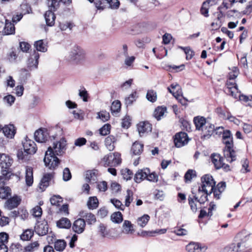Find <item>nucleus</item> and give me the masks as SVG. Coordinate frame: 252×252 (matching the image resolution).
<instances>
[{
	"label": "nucleus",
	"instance_id": "nucleus-1",
	"mask_svg": "<svg viewBox=\"0 0 252 252\" xmlns=\"http://www.w3.org/2000/svg\"><path fill=\"white\" fill-rule=\"evenodd\" d=\"M193 122L196 129L202 131L201 138L203 139L210 138L215 131L214 125L207 122L203 117L197 116L194 117Z\"/></svg>",
	"mask_w": 252,
	"mask_h": 252
},
{
	"label": "nucleus",
	"instance_id": "nucleus-2",
	"mask_svg": "<svg viewBox=\"0 0 252 252\" xmlns=\"http://www.w3.org/2000/svg\"><path fill=\"white\" fill-rule=\"evenodd\" d=\"M222 139L223 143L225 145L224 149V156L230 162L235 161L236 159V155L235 151L233 149V137L230 130H226L223 132Z\"/></svg>",
	"mask_w": 252,
	"mask_h": 252
},
{
	"label": "nucleus",
	"instance_id": "nucleus-3",
	"mask_svg": "<svg viewBox=\"0 0 252 252\" xmlns=\"http://www.w3.org/2000/svg\"><path fill=\"white\" fill-rule=\"evenodd\" d=\"M85 52L82 48L74 46L68 52L67 59L73 63H80L85 60Z\"/></svg>",
	"mask_w": 252,
	"mask_h": 252
},
{
	"label": "nucleus",
	"instance_id": "nucleus-4",
	"mask_svg": "<svg viewBox=\"0 0 252 252\" xmlns=\"http://www.w3.org/2000/svg\"><path fill=\"white\" fill-rule=\"evenodd\" d=\"M13 163V159L5 154L0 153V166L1 167L0 176L11 177L12 175L10 167Z\"/></svg>",
	"mask_w": 252,
	"mask_h": 252
},
{
	"label": "nucleus",
	"instance_id": "nucleus-5",
	"mask_svg": "<svg viewBox=\"0 0 252 252\" xmlns=\"http://www.w3.org/2000/svg\"><path fill=\"white\" fill-rule=\"evenodd\" d=\"M201 184L199 188L205 191L207 193H212L216 185V182L212 176L210 174H206L201 177Z\"/></svg>",
	"mask_w": 252,
	"mask_h": 252
},
{
	"label": "nucleus",
	"instance_id": "nucleus-6",
	"mask_svg": "<svg viewBox=\"0 0 252 252\" xmlns=\"http://www.w3.org/2000/svg\"><path fill=\"white\" fill-rule=\"evenodd\" d=\"M51 147H49L46 152L44 158V162L46 166L50 169H55L60 163L59 159L53 154Z\"/></svg>",
	"mask_w": 252,
	"mask_h": 252
},
{
	"label": "nucleus",
	"instance_id": "nucleus-7",
	"mask_svg": "<svg viewBox=\"0 0 252 252\" xmlns=\"http://www.w3.org/2000/svg\"><path fill=\"white\" fill-rule=\"evenodd\" d=\"M10 177L0 176V198L5 199L11 194L10 188L6 186Z\"/></svg>",
	"mask_w": 252,
	"mask_h": 252
},
{
	"label": "nucleus",
	"instance_id": "nucleus-8",
	"mask_svg": "<svg viewBox=\"0 0 252 252\" xmlns=\"http://www.w3.org/2000/svg\"><path fill=\"white\" fill-rule=\"evenodd\" d=\"M168 90L183 105L187 104V100L183 96L182 91L179 84H172Z\"/></svg>",
	"mask_w": 252,
	"mask_h": 252
},
{
	"label": "nucleus",
	"instance_id": "nucleus-9",
	"mask_svg": "<svg viewBox=\"0 0 252 252\" xmlns=\"http://www.w3.org/2000/svg\"><path fill=\"white\" fill-rule=\"evenodd\" d=\"M66 141L63 138L59 141L54 142L51 147V150L55 156H62L64 153L66 149Z\"/></svg>",
	"mask_w": 252,
	"mask_h": 252
},
{
	"label": "nucleus",
	"instance_id": "nucleus-10",
	"mask_svg": "<svg viewBox=\"0 0 252 252\" xmlns=\"http://www.w3.org/2000/svg\"><path fill=\"white\" fill-rule=\"evenodd\" d=\"M249 237L245 236L244 239L240 242H238L236 245L232 244L226 250L228 252H246L247 251L246 243Z\"/></svg>",
	"mask_w": 252,
	"mask_h": 252
},
{
	"label": "nucleus",
	"instance_id": "nucleus-11",
	"mask_svg": "<svg viewBox=\"0 0 252 252\" xmlns=\"http://www.w3.org/2000/svg\"><path fill=\"white\" fill-rule=\"evenodd\" d=\"M211 161L217 169L223 168L226 171L229 170V166L225 165L223 162V158L219 154H213L211 157Z\"/></svg>",
	"mask_w": 252,
	"mask_h": 252
},
{
	"label": "nucleus",
	"instance_id": "nucleus-12",
	"mask_svg": "<svg viewBox=\"0 0 252 252\" xmlns=\"http://www.w3.org/2000/svg\"><path fill=\"white\" fill-rule=\"evenodd\" d=\"M189 141L188 134L186 132H181L175 135L174 143L176 147L180 148L187 144Z\"/></svg>",
	"mask_w": 252,
	"mask_h": 252
},
{
	"label": "nucleus",
	"instance_id": "nucleus-13",
	"mask_svg": "<svg viewBox=\"0 0 252 252\" xmlns=\"http://www.w3.org/2000/svg\"><path fill=\"white\" fill-rule=\"evenodd\" d=\"M48 230L47 222L45 220L37 221L34 227L35 233L39 236L46 235L48 233Z\"/></svg>",
	"mask_w": 252,
	"mask_h": 252
},
{
	"label": "nucleus",
	"instance_id": "nucleus-14",
	"mask_svg": "<svg viewBox=\"0 0 252 252\" xmlns=\"http://www.w3.org/2000/svg\"><path fill=\"white\" fill-rule=\"evenodd\" d=\"M86 221L84 219L79 218L75 220L72 225V230L78 234H82L86 227Z\"/></svg>",
	"mask_w": 252,
	"mask_h": 252
},
{
	"label": "nucleus",
	"instance_id": "nucleus-15",
	"mask_svg": "<svg viewBox=\"0 0 252 252\" xmlns=\"http://www.w3.org/2000/svg\"><path fill=\"white\" fill-rule=\"evenodd\" d=\"M21 201V198L17 195H14L13 197L8 199L5 202L4 207L5 209L11 210L17 208Z\"/></svg>",
	"mask_w": 252,
	"mask_h": 252
},
{
	"label": "nucleus",
	"instance_id": "nucleus-16",
	"mask_svg": "<svg viewBox=\"0 0 252 252\" xmlns=\"http://www.w3.org/2000/svg\"><path fill=\"white\" fill-rule=\"evenodd\" d=\"M39 58V53L37 51H34L28 61V67L30 70H32L37 68Z\"/></svg>",
	"mask_w": 252,
	"mask_h": 252
},
{
	"label": "nucleus",
	"instance_id": "nucleus-17",
	"mask_svg": "<svg viewBox=\"0 0 252 252\" xmlns=\"http://www.w3.org/2000/svg\"><path fill=\"white\" fill-rule=\"evenodd\" d=\"M25 153L27 154L33 155L37 150L35 143L32 140L26 139L23 143Z\"/></svg>",
	"mask_w": 252,
	"mask_h": 252
},
{
	"label": "nucleus",
	"instance_id": "nucleus-18",
	"mask_svg": "<svg viewBox=\"0 0 252 252\" xmlns=\"http://www.w3.org/2000/svg\"><path fill=\"white\" fill-rule=\"evenodd\" d=\"M226 86L228 93H230L231 96L236 98L239 91L235 80L228 79L226 83Z\"/></svg>",
	"mask_w": 252,
	"mask_h": 252
},
{
	"label": "nucleus",
	"instance_id": "nucleus-19",
	"mask_svg": "<svg viewBox=\"0 0 252 252\" xmlns=\"http://www.w3.org/2000/svg\"><path fill=\"white\" fill-rule=\"evenodd\" d=\"M34 139L39 143L45 142L49 137V134L46 129H39L34 132Z\"/></svg>",
	"mask_w": 252,
	"mask_h": 252
},
{
	"label": "nucleus",
	"instance_id": "nucleus-20",
	"mask_svg": "<svg viewBox=\"0 0 252 252\" xmlns=\"http://www.w3.org/2000/svg\"><path fill=\"white\" fill-rule=\"evenodd\" d=\"M137 128L140 136L152 131V126L148 122H141L137 125Z\"/></svg>",
	"mask_w": 252,
	"mask_h": 252
},
{
	"label": "nucleus",
	"instance_id": "nucleus-21",
	"mask_svg": "<svg viewBox=\"0 0 252 252\" xmlns=\"http://www.w3.org/2000/svg\"><path fill=\"white\" fill-rule=\"evenodd\" d=\"M192 193L194 194L193 198L195 200L199 202L200 204H203L207 201L208 196L211 194L206 193L205 191L202 190L200 188H198L196 193L194 194L193 192Z\"/></svg>",
	"mask_w": 252,
	"mask_h": 252
},
{
	"label": "nucleus",
	"instance_id": "nucleus-22",
	"mask_svg": "<svg viewBox=\"0 0 252 252\" xmlns=\"http://www.w3.org/2000/svg\"><path fill=\"white\" fill-rule=\"evenodd\" d=\"M148 174H149V169L148 168L138 170L135 174L134 181L136 183H140L143 180L146 179Z\"/></svg>",
	"mask_w": 252,
	"mask_h": 252
},
{
	"label": "nucleus",
	"instance_id": "nucleus-23",
	"mask_svg": "<svg viewBox=\"0 0 252 252\" xmlns=\"http://www.w3.org/2000/svg\"><path fill=\"white\" fill-rule=\"evenodd\" d=\"M79 215L82 219H85L89 224H92L96 222L95 217L92 213L88 212L86 211H81L79 212Z\"/></svg>",
	"mask_w": 252,
	"mask_h": 252
},
{
	"label": "nucleus",
	"instance_id": "nucleus-24",
	"mask_svg": "<svg viewBox=\"0 0 252 252\" xmlns=\"http://www.w3.org/2000/svg\"><path fill=\"white\" fill-rule=\"evenodd\" d=\"M25 181L26 185L30 187L33 182V169L32 167L26 166L25 169Z\"/></svg>",
	"mask_w": 252,
	"mask_h": 252
},
{
	"label": "nucleus",
	"instance_id": "nucleus-25",
	"mask_svg": "<svg viewBox=\"0 0 252 252\" xmlns=\"http://www.w3.org/2000/svg\"><path fill=\"white\" fill-rule=\"evenodd\" d=\"M21 8L23 9V8H26L27 9L26 11H23L22 12H17L16 14L13 16L12 17V22L13 23H17L20 21L21 19L23 17V15L27 14L29 13L31 11L30 7L29 5L27 4H21Z\"/></svg>",
	"mask_w": 252,
	"mask_h": 252
},
{
	"label": "nucleus",
	"instance_id": "nucleus-26",
	"mask_svg": "<svg viewBox=\"0 0 252 252\" xmlns=\"http://www.w3.org/2000/svg\"><path fill=\"white\" fill-rule=\"evenodd\" d=\"M15 28L14 24L8 20H5V26L2 31L3 35H10L15 33Z\"/></svg>",
	"mask_w": 252,
	"mask_h": 252
},
{
	"label": "nucleus",
	"instance_id": "nucleus-27",
	"mask_svg": "<svg viewBox=\"0 0 252 252\" xmlns=\"http://www.w3.org/2000/svg\"><path fill=\"white\" fill-rule=\"evenodd\" d=\"M186 249L188 252H202L204 248L198 243L191 242L186 246Z\"/></svg>",
	"mask_w": 252,
	"mask_h": 252
},
{
	"label": "nucleus",
	"instance_id": "nucleus-28",
	"mask_svg": "<svg viewBox=\"0 0 252 252\" xmlns=\"http://www.w3.org/2000/svg\"><path fill=\"white\" fill-rule=\"evenodd\" d=\"M44 17L47 26H52L54 25L56 16L52 10L49 9L45 12Z\"/></svg>",
	"mask_w": 252,
	"mask_h": 252
},
{
	"label": "nucleus",
	"instance_id": "nucleus-29",
	"mask_svg": "<svg viewBox=\"0 0 252 252\" xmlns=\"http://www.w3.org/2000/svg\"><path fill=\"white\" fill-rule=\"evenodd\" d=\"M2 129L4 135L8 138H13L16 132V129L13 125H6Z\"/></svg>",
	"mask_w": 252,
	"mask_h": 252
},
{
	"label": "nucleus",
	"instance_id": "nucleus-30",
	"mask_svg": "<svg viewBox=\"0 0 252 252\" xmlns=\"http://www.w3.org/2000/svg\"><path fill=\"white\" fill-rule=\"evenodd\" d=\"M122 232L126 234H132L134 233L133 225L130 221L125 220L124 221L122 225Z\"/></svg>",
	"mask_w": 252,
	"mask_h": 252
},
{
	"label": "nucleus",
	"instance_id": "nucleus-31",
	"mask_svg": "<svg viewBox=\"0 0 252 252\" xmlns=\"http://www.w3.org/2000/svg\"><path fill=\"white\" fill-rule=\"evenodd\" d=\"M52 177V175L51 174H46L44 175L39 186V188L41 190V191H44L49 186V182L51 180Z\"/></svg>",
	"mask_w": 252,
	"mask_h": 252
},
{
	"label": "nucleus",
	"instance_id": "nucleus-32",
	"mask_svg": "<svg viewBox=\"0 0 252 252\" xmlns=\"http://www.w3.org/2000/svg\"><path fill=\"white\" fill-rule=\"evenodd\" d=\"M116 141V138L113 135H109L105 139V145L109 151H112L115 149Z\"/></svg>",
	"mask_w": 252,
	"mask_h": 252
},
{
	"label": "nucleus",
	"instance_id": "nucleus-33",
	"mask_svg": "<svg viewBox=\"0 0 252 252\" xmlns=\"http://www.w3.org/2000/svg\"><path fill=\"white\" fill-rule=\"evenodd\" d=\"M57 227L60 228L68 229L71 226L70 220L66 218H62L56 222Z\"/></svg>",
	"mask_w": 252,
	"mask_h": 252
},
{
	"label": "nucleus",
	"instance_id": "nucleus-34",
	"mask_svg": "<svg viewBox=\"0 0 252 252\" xmlns=\"http://www.w3.org/2000/svg\"><path fill=\"white\" fill-rule=\"evenodd\" d=\"M143 144L135 141L132 145L131 148V153L135 155H139L141 154L143 150Z\"/></svg>",
	"mask_w": 252,
	"mask_h": 252
},
{
	"label": "nucleus",
	"instance_id": "nucleus-35",
	"mask_svg": "<svg viewBox=\"0 0 252 252\" xmlns=\"http://www.w3.org/2000/svg\"><path fill=\"white\" fill-rule=\"evenodd\" d=\"M98 175V171L96 170H92L87 171L86 173L85 179L86 182H91V181H95Z\"/></svg>",
	"mask_w": 252,
	"mask_h": 252
},
{
	"label": "nucleus",
	"instance_id": "nucleus-36",
	"mask_svg": "<svg viewBox=\"0 0 252 252\" xmlns=\"http://www.w3.org/2000/svg\"><path fill=\"white\" fill-rule=\"evenodd\" d=\"M98 200L96 197H90L87 203L88 208L90 210H94L98 206Z\"/></svg>",
	"mask_w": 252,
	"mask_h": 252
},
{
	"label": "nucleus",
	"instance_id": "nucleus-37",
	"mask_svg": "<svg viewBox=\"0 0 252 252\" xmlns=\"http://www.w3.org/2000/svg\"><path fill=\"white\" fill-rule=\"evenodd\" d=\"M101 163L105 167L114 166L112 154L110 153L105 155L101 160Z\"/></svg>",
	"mask_w": 252,
	"mask_h": 252
},
{
	"label": "nucleus",
	"instance_id": "nucleus-38",
	"mask_svg": "<svg viewBox=\"0 0 252 252\" xmlns=\"http://www.w3.org/2000/svg\"><path fill=\"white\" fill-rule=\"evenodd\" d=\"M66 246V243L64 240L59 239L54 242V248L57 251H63Z\"/></svg>",
	"mask_w": 252,
	"mask_h": 252
},
{
	"label": "nucleus",
	"instance_id": "nucleus-39",
	"mask_svg": "<svg viewBox=\"0 0 252 252\" xmlns=\"http://www.w3.org/2000/svg\"><path fill=\"white\" fill-rule=\"evenodd\" d=\"M150 218V216L146 214L138 218L137 219V225L142 228L145 227L149 221Z\"/></svg>",
	"mask_w": 252,
	"mask_h": 252
},
{
	"label": "nucleus",
	"instance_id": "nucleus-40",
	"mask_svg": "<svg viewBox=\"0 0 252 252\" xmlns=\"http://www.w3.org/2000/svg\"><path fill=\"white\" fill-rule=\"evenodd\" d=\"M166 112V107L162 106L158 107L155 109L154 116L158 120H159Z\"/></svg>",
	"mask_w": 252,
	"mask_h": 252
},
{
	"label": "nucleus",
	"instance_id": "nucleus-41",
	"mask_svg": "<svg viewBox=\"0 0 252 252\" xmlns=\"http://www.w3.org/2000/svg\"><path fill=\"white\" fill-rule=\"evenodd\" d=\"M61 3L60 0H48V5L49 9L53 11H55L59 8Z\"/></svg>",
	"mask_w": 252,
	"mask_h": 252
},
{
	"label": "nucleus",
	"instance_id": "nucleus-42",
	"mask_svg": "<svg viewBox=\"0 0 252 252\" xmlns=\"http://www.w3.org/2000/svg\"><path fill=\"white\" fill-rule=\"evenodd\" d=\"M34 46L37 51L45 52L47 50L46 45L43 40H39L35 42Z\"/></svg>",
	"mask_w": 252,
	"mask_h": 252
},
{
	"label": "nucleus",
	"instance_id": "nucleus-43",
	"mask_svg": "<svg viewBox=\"0 0 252 252\" xmlns=\"http://www.w3.org/2000/svg\"><path fill=\"white\" fill-rule=\"evenodd\" d=\"M123 220V215L120 212H114L111 216V220L114 223H120Z\"/></svg>",
	"mask_w": 252,
	"mask_h": 252
},
{
	"label": "nucleus",
	"instance_id": "nucleus-44",
	"mask_svg": "<svg viewBox=\"0 0 252 252\" xmlns=\"http://www.w3.org/2000/svg\"><path fill=\"white\" fill-rule=\"evenodd\" d=\"M33 235V231L32 229H28L25 230L21 235L20 237L22 240L27 241L30 240Z\"/></svg>",
	"mask_w": 252,
	"mask_h": 252
},
{
	"label": "nucleus",
	"instance_id": "nucleus-45",
	"mask_svg": "<svg viewBox=\"0 0 252 252\" xmlns=\"http://www.w3.org/2000/svg\"><path fill=\"white\" fill-rule=\"evenodd\" d=\"M146 98L150 102H155L157 99V93L153 90H148L147 93Z\"/></svg>",
	"mask_w": 252,
	"mask_h": 252
},
{
	"label": "nucleus",
	"instance_id": "nucleus-46",
	"mask_svg": "<svg viewBox=\"0 0 252 252\" xmlns=\"http://www.w3.org/2000/svg\"><path fill=\"white\" fill-rule=\"evenodd\" d=\"M210 0H207L204 2L200 9L201 14L205 17L208 16V10L210 6Z\"/></svg>",
	"mask_w": 252,
	"mask_h": 252
},
{
	"label": "nucleus",
	"instance_id": "nucleus-47",
	"mask_svg": "<svg viewBox=\"0 0 252 252\" xmlns=\"http://www.w3.org/2000/svg\"><path fill=\"white\" fill-rule=\"evenodd\" d=\"M239 73V69L237 67L233 66L231 71L229 72L228 77L229 79L234 80Z\"/></svg>",
	"mask_w": 252,
	"mask_h": 252
},
{
	"label": "nucleus",
	"instance_id": "nucleus-48",
	"mask_svg": "<svg viewBox=\"0 0 252 252\" xmlns=\"http://www.w3.org/2000/svg\"><path fill=\"white\" fill-rule=\"evenodd\" d=\"M121 102L119 100H116L113 102L111 106V110L112 113H117L120 111L121 109Z\"/></svg>",
	"mask_w": 252,
	"mask_h": 252
},
{
	"label": "nucleus",
	"instance_id": "nucleus-49",
	"mask_svg": "<svg viewBox=\"0 0 252 252\" xmlns=\"http://www.w3.org/2000/svg\"><path fill=\"white\" fill-rule=\"evenodd\" d=\"M63 198L59 195H53L50 198V202L52 205L55 206H59L60 203L62 202Z\"/></svg>",
	"mask_w": 252,
	"mask_h": 252
},
{
	"label": "nucleus",
	"instance_id": "nucleus-50",
	"mask_svg": "<svg viewBox=\"0 0 252 252\" xmlns=\"http://www.w3.org/2000/svg\"><path fill=\"white\" fill-rule=\"evenodd\" d=\"M110 128H111L110 125H109L108 124H105L99 130L100 134L101 135H103V136H105V135L108 134L110 132Z\"/></svg>",
	"mask_w": 252,
	"mask_h": 252
},
{
	"label": "nucleus",
	"instance_id": "nucleus-51",
	"mask_svg": "<svg viewBox=\"0 0 252 252\" xmlns=\"http://www.w3.org/2000/svg\"><path fill=\"white\" fill-rule=\"evenodd\" d=\"M126 196L125 200V206L128 207L130 203L133 200V192L130 189H127L126 191Z\"/></svg>",
	"mask_w": 252,
	"mask_h": 252
},
{
	"label": "nucleus",
	"instance_id": "nucleus-52",
	"mask_svg": "<svg viewBox=\"0 0 252 252\" xmlns=\"http://www.w3.org/2000/svg\"><path fill=\"white\" fill-rule=\"evenodd\" d=\"M146 180L151 182L157 183L158 181V176L155 172L151 173L149 170V174L147 175Z\"/></svg>",
	"mask_w": 252,
	"mask_h": 252
},
{
	"label": "nucleus",
	"instance_id": "nucleus-53",
	"mask_svg": "<svg viewBox=\"0 0 252 252\" xmlns=\"http://www.w3.org/2000/svg\"><path fill=\"white\" fill-rule=\"evenodd\" d=\"M121 172L123 178L126 180H130L133 175L132 172L127 168L122 170Z\"/></svg>",
	"mask_w": 252,
	"mask_h": 252
},
{
	"label": "nucleus",
	"instance_id": "nucleus-54",
	"mask_svg": "<svg viewBox=\"0 0 252 252\" xmlns=\"http://www.w3.org/2000/svg\"><path fill=\"white\" fill-rule=\"evenodd\" d=\"M196 176L195 171L193 170H189L185 175L186 182L190 181L191 180Z\"/></svg>",
	"mask_w": 252,
	"mask_h": 252
},
{
	"label": "nucleus",
	"instance_id": "nucleus-55",
	"mask_svg": "<svg viewBox=\"0 0 252 252\" xmlns=\"http://www.w3.org/2000/svg\"><path fill=\"white\" fill-rule=\"evenodd\" d=\"M112 158L114 166L120 164L121 162V155L118 153L112 154Z\"/></svg>",
	"mask_w": 252,
	"mask_h": 252
},
{
	"label": "nucleus",
	"instance_id": "nucleus-56",
	"mask_svg": "<svg viewBox=\"0 0 252 252\" xmlns=\"http://www.w3.org/2000/svg\"><path fill=\"white\" fill-rule=\"evenodd\" d=\"M59 27L62 31H65L67 29H69V30H71L73 27V25L70 22H65L60 23Z\"/></svg>",
	"mask_w": 252,
	"mask_h": 252
},
{
	"label": "nucleus",
	"instance_id": "nucleus-57",
	"mask_svg": "<svg viewBox=\"0 0 252 252\" xmlns=\"http://www.w3.org/2000/svg\"><path fill=\"white\" fill-rule=\"evenodd\" d=\"M98 117L103 122H106L109 119L110 115L106 111H101L98 113Z\"/></svg>",
	"mask_w": 252,
	"mask_h": 252
},
{
	"label": "nucleus",
	"instance_id": "nucleus-58",
	"mask_svg": "<svg viewBox=\"0 0 252 252\" xmlns=\"http://www.w3.org/2000/svg\"><path fill=\"white\" fill-rule=\"evenodd\" d=\"M180 48L183 49L186 54V59L187 60H190L194 55L193 52L189 47H182Z\"/></svg>",
	"mask_w": 252,
	"mask_h": 252
},
{
	"label": "nucleus",
	"instance_id": "nucleus-59",
	"mask_svg": "<svg viewBox=\"0 0 252 252\" xmlns=\"http://www.w3.org/2000/svg\"><path fill=\"white\" fill-rule=\"evenodd\" d=\"M136 97V93L135 92L132 93L130 95L125 98L126 104L127 105H131L132 102L135 100Z\"/></svg>",
	"mask_w": 252,
	"mask_h": 252
},
{
	"label": "nucleus",
	"instance_id": "nucleus-60",
	"mask_svg": "<svg viewBox=\"0 0 252 252\" xmlns=\"http://www.w3.org/2000/svg\"><path fill=\"white\" fill-rule=\"evenodd\" d=\"M42 213V209L39 206H36L32 210V215L35 217H39Z\"/></svg>",
	"mask_w": 252,
	"mask_h": 252
},
{
	"label": "nucleus",
	"instance_id": "nucleus-61",
	"mask_svg": "<svg viewBox=\"0 0 252 252\" xmlns=\"http://www.w3.org/2000/svg\"><path fill=\"white\" fill-rule=\"evenodd\" d=\"M111 9H117L120 5V2L118 0H106Z\"/></svg>",
	"mask_w": 252,
	"mask_h": 252
},
{
	"label": "nucleus",
	"instance_id": "nucleus-62",
	"mask_svg": "<svg viewBox=\"0 0 252 252\" xmlns=\"http://www.w3.org/2000/svg\"><path fill=\"white\" fill-rule=\"evenodd\" d=\"M39 246V244L37 242H34L32 243L30 245H28L25 250L27 252H31L34 251L35 249H37Z\"/></svg>",
	"mask_w": 252,
	"mask_h": 252
},
{
	"label": "nucleus",
	"instance_id": "nucleus-63",
	"mask_svg": "<svg viewBox=\"0 0 252 252\" xmlns=\"http://www.w3.org/2000/svg\"><path fill=\"white\" fill-rule=\"evenodd\" d=\"M71 178V174L69 168H65L63 171V180L64 181H69Z\"/></svg>",
	"mask_w": 252,
	"mask_h": 252
},
{
	"label": "nucleus",
	"instance_id": "nucleus-64",
	"mask_svg": "<svg viewBox=\"0 0 252 252\" xmlns=\"http://www.w3.org/2000/svg\"><path fill=\"white\" fill-rule=\"evenodd\" d=\"M15 98L14 96L9 94L4 97L3 100L9 106H11L15 101Z\"/></svg>",
	"mask_w": 252,
	"mask_h": 252
}]
</instances>
